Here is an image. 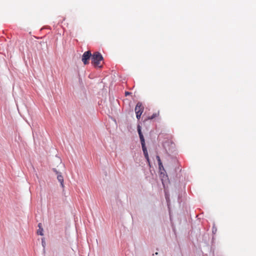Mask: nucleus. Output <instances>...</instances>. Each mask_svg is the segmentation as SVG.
Masks as SVG:
<instances>
[{
    "mask_svg": "<svg viewBox=\"0 0 256 256\" xmlns=\"http://www.w3.org/2000/svg\"><path fill=\"white\" fill-rule=\"evenodd\" d=\"M103 57L98 52H95L92 56V64L95 68H101L102 66Z\"/></svg>",
    "mask_w": 256,
    "mask_h": 256,
    "instance_id": "f257e3e1",
    "label": "nucleus"
},
{
    "mask_svg": "<svg viewBox=\"0 0 256 256\" xmlns=\"http://www.w3.org/2000/svg\"><path fill=\"white\" fill-rule=\"evenodd\" d=\"M144 108L142 106V103L140 102H138L135 107L134 111L136 114V118L138 120L140 118V116L144 112Z\"/></svg>",
    "mask_w": 256,
    "mask_h": 256,
    "instance_id": "f03ea898",
    "label": "nucleus"
},
{
    "mask_svg": "<svg viewBox=\"0 0 256 256\" xmlns=\"http://www.w3.org/2000/svg\"><path fill=\"white\" fill-rule=\"evenodd\" d=\"M91 56H92V54L90 50L86 51L83 54L82 60L85 65L89 63L88 60Z\"/></svg>",
    "mask_w": 256,
    "mask_h": 256,
    "instance_id": "7ed1b4c3",
    "label": "nucleus"
},
{
    "mask_svg": "<svg viewBox=\"0 0 256 256\" xmlns=\"http://www.w3.org/2000/svg\"><path fill=\"white\" fill-rule=\"evenodd\" d=\"M142 151H143L144 156L146 158L148 162H149V158H148V152L145 144H142Z\"/></svg>",
    "mask_w": 256,
    "mask_h": 256,
    "instance_id": "20e7f679",
    "label": "nucleus"
},
{
    "mask_svg": "<svg viewBox=\"0 0 256 256\" xmlns=\"http://www.w3.org/2000/svg\"><path fill=\"white\" fill-rule=\"evenodd\" d=\"M54 170L56 172V174H58V176H57L58 180L60 182L62 187L64 188V184L63 176H62V175L61 174H58V172H56V170Z\"/></svg>",
    "mask_w": 256,
    "mask_h": 256,
    "instance_id": "39448f33",
    "label": "nucleus"
},
{
    "mask_svg": "<svg viewBox=\"0 0 256 256\" xmlns=\"http://www.w3.org/2000/svg\"><path fill=\"white\" fill-rule=\"evenodd\" d=\"M38 226L39 228L38 230L37 231L38 234L42 236L43 234V228L42 227V224L40 223L38 224Z\"/></svg>",
    "mask_w": 256,
    "mask_h": 256,
    "instance_id": "423d86ee",
    "label": "nucleus"
},
{
    "mask_svg": "<svg viewBox=\"0 0 256 256\" xmlns=\"http://www.w3.org/2000/svg\"><path fill=\"white\" fill-rule=\"evenodd\" d=\"M160 115V112L158 111V112L154 113L151 116H149L148 118V120H152L156 117H158Z\"/></svg>",
    "mask_w": 256,
    "mask_h": 256,
    "instance_id": "0eeeda50",
    "label": "nucleus"
},
{
    "mask_svg": "<svg viewBox=\"0 0 256 256\" xmlns=\"http://www.w3.org/2000/svg\"><path fill=\"white\" fill-rule=\"evenodd\" d=\"M139 136H140V142H141V144H145V142H144V138L143 134L142 135H140Z\"/></svg>",
    "mask_w": 256,
    "mask_h": 256,
    "instance_id": "6e6552de",
    "label": "nucleus"
},
{
    "mask_svg": "<svg viewBox=\"0 0 256 256\" xmlns=\"http://www.w3.org/2000/svg\"><path fill=\"white\" fill-rule=\"evenodd\" d=\"M156 159L158 161V164L159 168H160V166L162 165V162L160 160V157L158 156H156Z\"/></svg>",
    "mask_w": 256,
    "mask_h": 256,
    "instance_id": "1a4fd4ad",
    "label": "nucleus"
},
{
    "mask_svg": "<svg viewBox=\"0 0 256 256\" xmlns=\"http://www.w3.org/2000/svg\"><path fill=\"white\" fill-rule=\"evenodd\" d=\"M138 133L139 136H140V135H142V134L141 130H140V126H138Z\"/></svg>",
    "mask_w": 256,
    "mask_h": 256,
    "instance_id": "9d476101",
    "label": "nucleus"
},
{
    "mask_svg": "<svg viewBox=\"0 0 256 256\" xmlns=\"http://www.w3.org/2000/svg\"><path fill=\"white\" fill-rule=\"evenodd\" d=\"M130 94V92H125V94H126V96H128V95Z\"/></svg>",
    "mask_w": 256,
    "mask_h": 256,
    "instance_id": "9b49d317",
    "label": "nucleus"
},
{
    "mask_svg": "<svg viewBox=\"0 0 256 256\" xmlns=\"http://www.w3.org/2000/svg\"><path fill=\"white\" fill-rule=\"evenodd\" d=\"M162 168H164V167H163V166H162V165L160 166V168L161 169Z\"/></svg>",
    "mask_w": 256,
    "mask_h": 256,
    "instance_id": "f8f14e48",
    "label": "nucleus"
}]
</instances>
